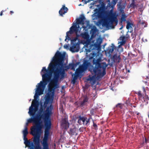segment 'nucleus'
<instances>
[{"mask_svg": "<svg viewBox=\"0 0 149 149\" xmlns=\"http://www.w3.org/2000/svg\"><path fill=\"white\" fill-rule=\"evenodd\" d=\"M121 27L119 29L120 30H121L123 28V25L122 24V23H121Z\"/></svg>", "mask_w": 149, "mask_h": 149, "instance_id": "43", "label": "nucleus"}, {"mask_svg": "<svg viewBox=\"0 0 149 149\" xmlns=\"http://www.w3.org/2000/svg\"><path fill=\"white\" fill-rule=\"evenodd\" d=\"M85 19L84 16L83 15H81L79 18L77 19L76 22L74 24V25L76 24L77 26V24H82L84 25V21Z\"/></svg>", "mask_w": 149, "mask_h": 149, "instance_id": "10", "label": "nucleus"}, {"mask_svg": "<svg viewBox=\"0 0 149 149\" xmlns=\"http://www.w3.org/2000/svg\"><path fill=\"white\" fill-rule=\"evenodd\" d=\"M86 50L87 52H90V49H86Z\"/></svg>", "mask_w": 149, "mask_h": 149, "instance_id": "45", "label": "nucleus"}, {"mask_svg": "<svg viewBox=\"0 0 149 149\" xmlns=\"http://www.w3.org/2000/svg\"><path fill=\"white\" fill-rule=\"evenodd\" d=\"M101 60L100 58L97 59L95 58H93L92 62L93 65H95L94 67L92 65L88 60H84L83 64L79 66L75 72V74L73 78V83H75V81L77 79L81 74L88 69L92 74H94V75L92 77L89 76L87 80L88 81H90L92 85H94L96 81L95 76H97L98 78H100L103 77L106 74V68L108 65L106 64L105 62L101 63L100 62Z\"/></svg>", "mask_w": 149, "mask_h": 149, "instance_id": "2", "label": "nucleus"}, {"mask_svg": "<svg viewBox=\"0 0 149 149\" xmlns=\"http://www.w3.org/2000/svg\"><path fill=\"white\" fill-rule=\"evenodd\" d=\"M143 92L141 91H139L135 92V93L137 94L139 98L141 100H143L144 102L146 103V104L148 103V101L149 100L148 96L146 95V91L144 87L143 88Z\"/></svg>", "mask_w": 149, "mask_h": 149, "instance_id": "7", "label": "nucleus"}, {"mask_svg": "<svg viewBox=\"0 0 149 149\" xmlns=\"http://www.w3.org/2000/svg\"><path fill=\"white\" fill-rule=\"evenodd\" d=\"M139 23L141 26L143 28L147 26V22L145 21L140 20L139 21Z\"/></svg>", "mask_w": 149, "mask_h": 149, "instance_id": "19", "label": "nucleus"}, {"mask_svg": "<svg viewBox=\"0 0 149 149\" xmlns=\"http://www.w3.org/2000/svg\"><path fill=\"white\" fill-rule=\"evenodd\" d=\"M69 123L65 119H63L61 123V127L62 128L67 130L69 127Z\"/></svg>", "mask_w": 149, "mask_h": 149, "instance_id": "12", "label": "nucleus"}, {"mask_svg": "<svg viewBox=\"0 0 149 149\" xmlns=\"http://www.w3.org/2000/svg\"><path fill=\"white\" fill-rule=\"evenodd\" d=\"M26 136H23V139L24 140V141H26L27 140H28Z\"/></svg>", "mask_w": 149, "mask_h": 149, "instance_id": "37", "label": "nucleus"}, {"mask_svg": "<svg viewBox=\"0 0 149 149\" xmlns=\"http://www.w3.org/2000/svg\"><path fill=\"white\" fill-rule=\"evenodd\" d=\"M128 72H130V70H128Z\"/></svg>", "mask_w": 149, "mask_h": 149, "instance_id": "49", "label": "nucleus"}, {"mask_svg": "<svg viewBox=\"0 0 149 149\" xmlns=\"http://www.w3.org/2000/svg\"><path fill=\"white\" fill-rule=\"evenodd\" d=\"M93 126L95 128V129L96 130L97 129V126L96 124L94 122L93 120Z\"/></svg>", "mask_w": 149, "mask_h": 149, "instance_id": "34", "label": "nucleus"}, {"mask_svg": "<svg viewBox=\"0 0 149 149\" xmlns=\"http://www.w3.org/2000/svg\"><path fill=\"white\" fill-rule=\"evenodd\" d=\"M76 128L75 127H74L73 128H71L70 129L69 133L70 134H71L72 136L76 134Z\"/></svg>", "mask_w": 149, "mask_h": 149, "instance_id": "16", "label": "nucleus"}, {"mask_svg": "<svg viewBox=\"0 0 149 149\" xmlns=\"http://www.w3.org/2000/svg\"><path fill=\"white\" fill-rule=\"evenodd\" d=\"M119 8H120V11L122 13H124L123 9L124 7L123 6H122L121 5H120Z\"/></svg>", "mask_w": 149, "mask_h": 149, "instance_id": "30", "label": "nucleus"}, {"mask_svg": "<svg viewBox=\"0 0 149 149\" xmlns=\"http://www.w3.org/2000/svg\"><path fill=\"white\" fill-rule=\"evenodd\" d=\"M97 42L98 43V44H95V46L96 47H100V45L102 43V40H97Z\"/></svg>", "mask_w": 149, "mask_h": 149, "instance_id": "28", "label": "nucleus"}, {"mask_svg": "<svg viewBox=\"0 0 149 149\" xmlns=\"http://www.w3.org/2000/svg\"><path fill=\"white\" fill-rule=\"evenodd\" d=\"M88 119H89V120H90L91 119H92V118L91 117V116L89 118H88Z\"/></svg>", "mask_w": 149, "mask_h": 149, "instance_id": "47", "label": "nucleus"}, {"mask_svg": "<svg viewBox=\"0 0 149 149\" xmlns=\"http://www.w3.org/2000/svg\"><path fill=\"white\" fill-rule=\"evenodd\" d=\"M48 103V102H44V103L43 105V107L44 108V109H45L47 107V105Z\"/></svg>", "mask_w": 149, "mask_h": 149, "instance_id": "32", "label": "nucleus"}, {"mask_svg": "<svg viewBox=\"0 0 149 149\" xmlns=\"http://www.w3.org/2000/svg\"><path fill=\"white\" fill-rule=\"evenodd\" d=\"M102 25L103 26L107 28L110 27L114 28L113 24L115 22L116 24L118 22V20L115 14L112 12H110L108 13L106 17H103L102 19Z\"/></svg>", "mask_w": 149, "mask_h": 149, "instance_id": "6", "label": "nucleus"}, {"mask_svg": "<svg viewBox=\"0 0 149 149\" xmlns=\"http://www.w3.org/2000/svg\"><path fill=\"white\" fill-rule=\"evenodd\" d=\"M90 120H89V119L87 118L86 120L85 121L84 125L87 126L89 125L90 124Z\"/></svg>", "mask_w": 149, "mask_h": 149, "instance_id": "29", "label": "nucleus"}, {"mask_svg": "<svg viewBox=\"0 0 149 149\" xmlns=\"http://www.w3.org/2000/svg\"><path fill=\"white\" fill-rule=\"evenodd\" d=\"M68 9L65 7V6H63L59 11V14L61 16L67 12Z\"/></svg>", "mask_w": 149, "mask_h": 149, "instance_id": "14", "label": "nucleus"}, {"mask_svg": "<svg viewBox=\"0 0 149 149\" xmlns=\"http://www.w3.org/2000/svg\"><path fill=\"white\" fill-rule=\"evenodd\" d=\"M126 16L125 13H123L122 14V17L120 19L121 21L120 22V23H122V22L125 21H126Z\"/></svg>", "mask_w": 149, "mask_h": 149, "instance_id": "25", "label": "nucleus"}, {"mask_svg": "<svg viewBox=\"0 0 149 149\" xmlns=\"http://www.w3.org/2000/svg\"><path fill=\"white\" fill-rule=\"evenodd\" d=\"M78 119L77 123L79 125L83 124L85 125V121L87 119L86 117L84 116H81V115L78 116L77 118Z\"/></svg>", "mask_w": 149, "mask_h": 149, "instance_id": "9", "label": "nucleus"}, {"mask_svg": "<svg viewBox=\"0 0 149 149\" xmlns=\"http://www.w3.org/2000/svg\"><path fill=\"white\" fill-rule=\"evenodd\" d=\"M131 107H134V108H135L136 107V106H135V105H133L132 104H131Z\"/></svg>", "mask_w": 149, "mask_h": 149, "instance_id": "44", "label": "nucleus"}, {"mask_svg": "<svg viewBox=\"0 0 149 149\" xmlns=\"http://www.w3.org/2000/svg\"><path fill=\"white\" fill-rule=\"evenodd\" d=\"M91 58H93V57H91V58H90V59H91Z\"/></svg>", "mask_w": 149, "mask_h": 149, "instance_id": "50", "label": "nucleus"}, {"mask_svg": "<svg viewBox=\"0 0 149 149\" xmlns=\"http://www.w3.org/2000/svg\"><path fill=\"white\" fill-rule=\"evenodd\" d=\"M135 0H132V3L130 5V7L133 8L137 7L136 5L135 4Z\"/></svg>", "mask_w": 149, "mask_h": 149, "instance_id": "21", "label": "nucleus"}, {"mask_svg": "<svg viewBox=\"0 0 149 149\" xmlns=\"http://www.w3.org/2000/svg\"><path fill=\"white\" fill-rule=\"evenodd\" d=\"M77 39L76 37H75L72 40V41L73 42H75L76 41Z\"/></svg>", "mask_w": 149, "mask_h": 149, "instance_id": "40", "label": "nucleus"}, {"mask_svg": "<svg viewBox=\"0 0 149 149\" xmlns=\"http://www.w3.org/2000/svg\"><path fill=\"white\" fill-rule=\"evenodd\" d=\"M127 23V25H126V28L129 29L130 28H132V26H133V24L132 23H131L129 21H127L126 22Z\"/></svg>", "mask_w": 149, "mask_h": 149, "instance_id": "23", "label": "nucleus"}, {"mask_svg": "<svg viewBox=\"0 0 149 149\" xmlns=\"http://www.w3.org/2000/svg\"><path fill=\"white\" fill-rule=\"evenodd\" d=\"M120 38L122 41H126L125 40V36H121Z\"/></svg>", "mask_w": 149, "mask_h": 149, "instance_id": "36", "label": "nucleus"}, {"mask_svg": "<svg viewBox=\"0 0 149 149\" xmlns=\"http://www.w3.org/2000/svg\"><path fill=\"white\" fill-rule=\"evenodd\" d=\"M114 61L115 62L119 63L120 60V58L119 55L118 56L117 54H115L113 56Z\"/></svg>", "mask_w": 149, "mask_h": 149, "instance_id": "15", "label": "nucleus"}, {"mask_svg": "<svg viewBox=\"0 0 149 149\" xmlns=\"http://www.w3.org/2000/svg\"><path fill=\"white\" fill-rule=\"evenodd\" d=\"M14 13V12L13 11H10V14L11 15H12Z\"/></svg>", "mask_w": 149, "mask_h": 149, "instance_id": "41", "label": "nucleus"}, {"mask_svg": "<svg viewBox=\"0 0 149 149\" xmlns=\"http://www.w3.org/2000/svg\"><path fill=\"white\" fill-rule=\"evenodd\" d=\"M139 113H137V115H139Z\"/></svg>", "mask_w": 149, "mask_h": 149, "instance_id": "48", "label": "nucleus"}, {"mask_svg": "<svg viewBox=\"0 0 149 149\" xmlns=\"http://www.w3.org/2000/svg\"><path fill=\"white\" fill-rule=\"evenodd\" d=\"M65 55L62 54L58 51L56 53L55 56L53 57V63H50L48 68L46 69L45 67H43L41 72L42 75V79L46 81L47 84L50 81L52 74L53 78L49 84V88L50 90H54L58 88V81L64 78L65 73L64 68L63 60Z\"/></svg>", "mask_w": 149, "mask_h": 149, "instance_id": "1", "label": "nucleus"}, {"mask_svg": "<svg viewBox=\"0 0 149 149\" xmlns=\"http://www.w3.org/2000/svg\"><path fill=\"white\" fill-rule=\"evenodd\" d=\"M47 84V82L45 80L43 82L40 81V83L38 84L39 85L36 86L37 88L34 96V100L32 102L31 106L29 107L28 112V113L30 116H33L36 112L38 111L39 102L37 100V98L38 97L39 95L43 94L44 89Z\"/></svg>", "mask_w": 149, "mask_h": 149, "instance_id": "5", "label": "nucleus"}, {"mask_svg": "<svg viewBox=\"0 0 149 149\" xmlns=\"http://www.w3.org/2000/svg\"><path fill=\"white\" fill-rule=\"evenodd\" d=\"M34 115L32 116V117L28 120L25 127H27L29 123H33L34 124L31 129L30 134L34 136L33 141L36 146H35L32 145L31 149H39L40 148L39 146L40 138L42 133L43 125L38 121L39 117L38 116L34 117Z\"/></svg>", "mask_w": 149, "mask_h": 149, "instance_id": "3", "label": "nucleus"}, {"mask_svg": "<svg viewBox=\"0 0 149 149\" xmlns=\"http://www.w3.org/2000/svg\"><path fill=\"white\" fill-rule=\"evenodd\" d=\"M81 36L84 38L87 39L89 38V35L86 33H82L81 34Z\"/></svg>", "mask_w": 149, "mask_h": 149, "instance_id": "17", "label": "nucleus"}, {"mask_svg": "<svg viewBox=\"0 0 149 149\" xmlns=\"http://www.w3.org/2000/svg\"><path fill=\"white\" fill-rule=\"evenodd\" d=\"M75 105L77 106L78 107H82L83 106L81 104V102H76L74 103Z\"/></svg>", "mask_w": 149, "mask_h": 149, "instance_id": "26", "label": "nucleus"}, {"mask_svg": "<svg viewBox=\"0 0 149 149\" xmlns=\"http://www.w3.org/2000/svg\"><path fill=\"white\" fill-rule=\"evenodd\" d=\"M116 107L117 108H120V109H122V106L121 105V104L120 103H118L116 105Z\"/></svg>", "mask_w": 149, "mask_h": 149, "instance_id": "31", "label": "nucleus"}, {"mask_svg": "<svg viewBox=\"0 0 149 149\" xmlns=\"http://www.w3.org/2000/svg\"><path fill=\"white\" fill-rule=\"evenodd\" d=\"M97 109H98L97 108H92L90 110V111L91 116H94L95 115V113L96 112Z\"/></svg>", "mask_w": 149, "mask_h": 149, "instance_id": "20", "label": "nucleus"}, {"mask_svg": "<svg viewBox=\"0 0 149 149\" xmlns=\"http://www.w3.org/2000/svg\"><path fill=\"white\" fill-rule=\"evenodd\" d=\"M117 0H112L111 3V7H113V6H114L116 4L117 2Z\"/></svg>", "mask_w": 149, "mask_h": 149, "instance_id": "27", "label": "nucleus"}, {"mask_svg": "<svg viewBox=\"0 0 149 149\" xmlns=\"http://www.w3.org/2000/svg\"><path fill=\"white\" fill-rule=\"evenodd\" d=\"M76 44H74L73 46L71 48V49L72 48L74 49V48H75L76 47Z\"/></svg>", "mask_w": 149, "mask_h": 149, "instance_id": "39", "label": "nucleus"}, {"mask_svg": "<svg viewBox=\"0 0 149 149\" xmlns=\"http://www.w3.org/2000/svg\"><path fill=\"white\" fill-rule=\"evenodd\" d=\"M126 41H121L120 42V44L121 45H123L125 44L126 43Z\"/></svg>", "mask_w": 149, "mask_h": 149, "instance_id": "35", "label": "nucleus"}, {"mask_svg": "<svg viewBox=\"0 0 149 149\" xmlns=\"http://www.w3.org/2000/svg\"><path fill=\"white\" fill-rule=\"evenodd\" d=\"M50 100V97L49 96L47 97L45 102L49 103Z\"/></svg>", "mask_w": 149, "mask_h": 149, "instance_id": "33", "label": "nucleus"}, {"mask_svg": "<svg viewBox=\"0 0 149 149\" xmlns=\"http://www.w3.org/2000/svg\"><path fill=\"white\" fill-rule=\"evenodd\" d=\"M79 25L78 26H77V25H74L72 26L70 28V30L69 31H68L66 33V38L65 39V41L68 38V40H70V38L69 37L68 34L69 33L70 34H72L74 32H75L76 34V37H75L77 39L79 37L80 35L78 34V29L79 28Z\"/></svg>", "mask_w": 149, "mask_h": 149, "instance_id": "8", "label": "nucleus"}, {"mask_svg": "<svg viewBox=\"0 0 149 149\" xmlns=\"http://www.w3.org/2000/svg\"><path fill=\"white\" fill-rule=\"evenodd\" d=\"M84 98L83 100L81 102V104H82L83 106L86 104V103L88 102V98L87 96H84Z\"/></svg>", "mask_w": 149, "mask_h": 149, "instance_id": "18", "label": "nucleus"}, {"mask_svg": "<svg viewBox=\"0 0 149 149\" xmlns=\"http://www.w3.org/2000/svg\"><path fill=\"white\" fill-rule=\"evenodd\" d=\"M112 46L109 49L108 51L109 53H112L115 47L113 44H112Z\"/></svg>", "mask_w": 149, "mask_h": 149, "instance_id": "22", "label": "nucleus"}, {"mask_svg": "<svg viewBox=\"0 0 149 149\" xmlns=\"http://www.w3.org/2000/svg\"><path fill=\"white\" fill-rule=\"evenodd\" d=\"M3 10H2V11H1V12L0 13V16H2L3 15Z\"/></svg>", "mask_w": 149, "mask_h": 149, "instance_id": "42", "label": "nucleus"}, {"mask_svg": "<svg viewBox=\"0 0 149 149\" xmlns=\"http://www.w3.org/2000/svg\"><path fill=\"white\" fill-rule=\"evenodd\" d=\"M43 107L42 104H41L38 112L34 116H38L39 117V120L38 121L41 123V124H43V121L41 119L42 118L44 120L45 126L44 140H45L46 138H47L48 134H49V130L51 128V123L50 116L52 113V111L53 107L52 105L51 104L49 107H47L45 111L46 112L44 114H41L44 110V109Z\"/></svg>", "mask_w": 149, "mask_h": 149, "instance_id": "4", "label": "nucleus"}, {"mask_svg": "<svg viewBox=\"0 0 149 149\" xmlns=\"http://www.w3.org/2000/svg\"><path fill=\"white\" fill-rule=\"evenodd\" d=\"M49 134L47 138H46L45 140H44V137L42 139V143L43 146V149H49V144L48 143V140Z\"/></svg>", "mask_w": 149, "mask_h": 149, "instance_id": "13", "label": "nucleus"}, {"mask_svg": "<svg viewBox=\"0 0 149 149\" xmlns=\"http://www.w3.org/2000/svg\"><path fill=\"white\" fill-rule=\"evenodd\" d=\"M23 136H27L28 133L27 127H24V129L23 131Z\"/></svg>", "mask_w": 149, "mask_h": 149, "instance_id": "24", "label": "nucleus"}, {"mask_svg": "<svg viewBox=\"0 0 149 149\" xmlns=\"http://www.w3.org/2000/svg\"><path fill=\"white\" fill-rule=\"evenodd\" d=\"M146 139H145V141H146Z\"/></svg>", "mask_w": 149, "mask_h": 149, "instance_id": "51", "label": "nucleus"}, {"mask_svg": "<svg viewBox=\"0 0 149 149\" xmlns=\"http://www.w3.org/2000/svg\"><path fill=\"white\" fill-rule=\"evenodd\" d=\"M142 40L143 42H145L147 41V39L145 38H143Z\"/></svg>", "mask_w": 149, "mask_h": 149, "instance_id": "38", "label": "nucleus"}, {"mask_svg": "<svg viewBox=\"0 0 149 149\" xmlns=\"http://www.w3.org/2000/svg\"><path fill=\"white\" fill-rule=\"evenodd\" d=\"M79 63V62H78L76 64H74V63H69L68 65H67L66 67H65L64 65H63L64 67L63 68V69L65 70L64 68H65L66 69H70L71 70L74 71L75 70V67H76L77 65ZM63 65H64V64Z\"/></svg>", "mask_w": 149, "mask_h": 149, "instance_id": "11", "label": "nucleus"}, {"mask_svg": "<svg viewBox=\"0 0 149 149\" xmlns=\"http://www.w3.org/2000/svg\"><path fill=\"white\" fill-rule=\"evenodd\" d=\"M68 47V46L67 45H64V47L65 48H67Z\"/></svg>", "mask_w": 149, "mask_h": 149, "instance_id": "46", "label": "nucleus"}]
</instances>
